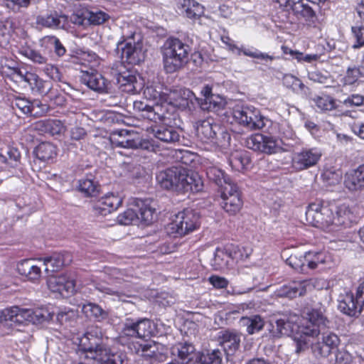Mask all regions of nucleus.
Segmentation results:
<instances>
[{"mask_svg":"<svg viewBox=\"0 0 364 364\" xmlns=\"http://www.w3.org/2000/svg\"><path fill=\"white\" fill-rule=\"evenodd\" d=\"M326 309L323 306L314 308L306 314V324L299 326L288 318L277 319L272 324V334L276 337L282 336H290L299 328V332L294 336L296 343L295 352L299 354L308 349L311 338H318L323 327L326 326L328 320L325 316Z\"/></svg>","mask_w":364,"mask_h":364,"instance_id":"1","label":"nucleus"},{"mask_svg":"<svg viewBox=\"0 0 364 364\" xmlns=\"http://www.w3.org/2000/svg\"><path fill=\"white\" fill-rule=\"evenodd\" d=\"M306 218L311 225L330 231L338 227H348L356 219L354 209L346 204L336 206L311 203L306 212Z\"/></svg>","mask_w":364,"mask_h":364,"instance_id":"2","label":"nucleus"},{"mask_svg":"<svg viewBox=\"0 0 364 364\" xmlns=\"http://www.w3.org/2000/svg\"><path fill=\"white\" fill-rule=\"evenodd\" d=\"M156 181L161 188L177 192L198 193L203 188L200 176L181 165L159 171L156 174Z\"/></svg>","mask_w":364,"mask_h":364,"instance_id":"3","label":"nucleus"},{"mask_svg":"<svg viewBox=\"0 0 364 364\" xmlns=\"http://www.w3.org/2000/svg\"><path fill=\"white\" fill-rule=\"evenodd\" d=\"M190 46L178 38H167L162 48L164 66L173 73L183 68L188 62Z\"/></svg>","mask_w":364,"mask_h":364,"instance_id":"4","label":"nucleus"},{"mask_svg":"<svg viewBox=\"0 0 364 364\" xmlns=\"http://www.w3.org/2000/svg\"><path fill=\"white\" fill-rule=\"evenodd\" d=\"M145 93L151 95L154 99L160 97L169 105L181 109L188 107L190 104H193V100L195 99L194 93L186 88H175L170 90L167 93L161 94L154 90L153 87H147Z\"/></svg>","mask_w":364,"mask_h":364,"instance_id":"5","label":"nucleus"},{"mask_svg":"<svg viewBox=\"0 0 364 364\" xmlns=\"http://www.w3.org/2000/svg\"><path fill=\"white\" fill-rule=\"evenodd\" d=\"M220 131H221V128L214 122L213 119L208 118L197 123L196 132L201 140L210 141L219 146H224L229 144L230 136L228 133L222 130L220 132L222 137H218L217 134Z\"/></svg>","mask_w":364,"mask_h":364,"instance_id":"6","label":"nucleus"},{"mask_svg":"<svg viewBox=\"0 0 364 364\" xmlns=\"http://www.w3.org/2000/svg\"><path fill=\"white\" fill-rule=\"evenodd\" d=\"M79 349L87 353V358H92L105 343L102 329L95 326H90L82 337L77 338Z\"/></svg>","mask_w":364,"mask_h":364,"instance_id":"7","label":"nucleus"},{"mask_svg":"<svg viewBox=\"0 0 364 364\" xmlns=\"http://www.w3.org/2000/svg\"><path fill=\"white\" fill-rule=\"evenodd\" d=\"M118 49H121L122 60L130 65H138L146 57V50L141 41H135L134 35L118 43Z\"/></svg>","mask_w":364,"mask_h":364,"instance_id":"8","label":"nucleus"},{"mask_svg":"<svg viewBox=\"0 0 364 364\" xmlns=\"http://www.w3.org/2000/svg\"><path fill=\"white\" fill-rule=\"evenodd\" d=\"M200 215L192 209L179 212L171 223V228L181 236L186 235L199 226Z\"/></svg>","mask_w":364,"mask_h":364,"instance_id":"9","label":"nucleus"},{"mask_svg":"<svg viewBox=\"0 0 364 364\" xmlns=\"http://www.w3.org/2000/svg\"><path fill=\"white\" fill-rule=\"evenodd\" d=\"M233 117L239 124L250 129H260L264 126V117L259 110L250 107H238L233 110Z\"/></svg>","mask_w":364,"mask_h":364,"instance_id":"10","label":"nucleus"},{"mask_svg":"<svg viewBox=\"0 0 364 364\" xmlns=\"http://www.w3.org/2000/svg\"><path fill=\"white\" fill-rule=\"evenodd\" d=\"M111 144L114 147L125 149H148L145 141H142L141 139L136 132L127 129H120L114 131L109 137Z\"/></svg>","mask_w":364,"mask_h":364,"instance_id":"11","label":"nucleus"},{"mask_svg":"<svg viewBox=\"0 0 364 364\" xmlns=\"http://www.w3.org/2000/svg\"><path fill=\"white\" fill-rule=\"evenodd\" d=\"M339 337L334 333H323L321 338L311 343V352L316 358H327L340 344Z\"/></svg>","mask_w":364,"mask_h":364,"instance_id":"12","label":"nucleus"},{"mask_svg":"<svg viewBox=\"0 0 364 364\" xmlns=\"http://www.w3.org/2000/svg\"><path fill=\"white\" fill-rule=\"evenodd\" d=\"M221 198L222 207L225 212L230 215H235L240 210L242 200L236 184H226L223 191H221Z\"/></svg>","mask_w":364,"mask_h":364,"instance_id":"13","label":"nucleus"},{"mask_svg":"<svg viewBox=\"0 0 364 364\" xmlns=\"http://www.w3.org/2000/svg\"><path fill=\"white\" fill-rule=\"evenodd\" d=\"M245 143L248 149L269 154L275 153L279 149L277 141L274 138L262 134L250 136Z\"/></svg>","mask_w":364,"mask_h":364,"instance_id":"14","label":"nucleus"},{"mask_svg":"<svg viewBox=\"0 0 364 364\" xmlns=\"http://www.w3.org/2000/svg\"><path fill=\"white\" fill-rule=\"evenodd\" d=\"M80 78L82 83L98 93H107L111 88V82L93 69L82 71Z\"/></svg>","mask_w":364,"mask_h":364,"instance_id":"15","label":"nucleus"},{"mask_svg":"<svg viewBox=\"0 0 364 364\" xmlns=\"http://www.w3.org/2000/svg\"><path fill=\"white\" fill-rule=\"evenodd\" d=\"M281 6L291 9L297 16L304 18L306 21H313L316 17L314 10L309 5V0H275Z\"/></svg>","mask_w":364,"mask_h":364,"instance_id":"16","label":"nucleus"},{"mask_svg":"<svg viewBox=\"0 0 364 364\" xmlns=\"http://www.w3.org/2000/svg\"><path fill=\"white\" fill-rule=\"evenodd\" d=\"M126 355L123 351L105 344L91 359L98 364H123Z\"/></svg>","mask_w":364,"mask_h":364,"instance_id":"17","label":"nucleus"},{"mask_svg":"<svg viewBox=\"0 0 364 364\" xmlns=\"http://www.w3.org/2000/svg\"><path fill=\"white\" fill-rule=\"evenodd\" d=\"M322 156L321 152L316 149H303L294 154L292 159L293 166L298 170L306 169L315 166Z\"/></svg>","mask_w":364,"mask_h":364,"instance_id":"18","label":"nucleus"},{"mask_svg":"<svg viewBox=\"0 0 364 364\" xmlns=\"http://www.w3.org/2000/svg\"><path fill=\"white\" fill-rule=\"evenodd\" d=\"M47 284L49 289L53 292H58L63 296L65 294L73 293L75 291V281L67 274L55 276L48 275Z\"/></svg>","mask_w":364,"mask_h":364,"instance_id":"19","label":"nucleus"},{"mask_svg":"<svg viewBox=\"0 0 364 364\" xmlns=\"http://www.w3.org/2000/svg\"><path fill=\"white\" fill-rule=\"evenodd\" d=\"M42 259V266L48 275H50L59 271L63 267L70 264L73 260V256L70 252L53 253L51 256L44 257Z\"/></svg>","mask_w":364,"mask_h":364,"instance_id":"20","label":"nucleus"},{"mask_svg":"<svg viewBox=\"0 0 364 364\" xmlns=\"http://www.w3.org/2000/svg\"><path fill=\"white\" fill-rule=\"evenodd\" d=\"M42 259H27L17 264V271L26 279L32 282L38 281L41 277Z\"/></svg>","mask_w":364,"mask_h":364,"instance_id":"21","label":"nucleus"},{"mask_svg":"<svg viewBox=\"0 0 364 364\" xmlns=\"http://www.w3.org/2000/svg\"><path fill=\"white\" fill-rule=\"evenodd\" d=\"M122 203V199L119 196L109 193L98 200L93 208L95 214L105 216L117 210Z\"/></svg>","mask_w":364,"mask_h":364,"instance_id":"22","label":"nucleus"},{"mask_svg":"<svg viewBox=\"0 0 364 364\" xmlns=\"http://www.w3.org/2000/svg\"><path fill=\"white\" fill-rule=\"evenodd\" d=\"M16 74L23 80L28 82L33 90L38 92L40 95H46L51 90L52 84L50 81L43 80L31 73H23L18 70L16 71Z\"/></svg>","mask_w":364,"mask_h":364,"instance_id":"23","label":"nucleus"},{"mask_svg":"<svg viewBox=\"0 0 364 364\" xmlns=\"http://www.w3.org/2000/svg\"><path fill=\"white\" fill-rule=\"evenodd\" d=\"M32 127L41 134H49L53 136L59 135L65 130V127L60 120L50 118L37 121L32 124Z\"/></svg>","mask_w":364,"mask_h":364,"instance_id":"24","label":"nucleus"},{"mask_svg":"<svg viewBox=\"0 0 364 364\" xmlns=\"http://www.w3.org/2000/svg\"><path fill=\"white\" fill-rule=\"evenodd\" d=\"M220 345L223 347L226 357L233 355L240 347V336L235 331H225L219 336Z\"/></svg>","mask_w":364,"mask_h":364,"instance_id":"25","label":"nucleus"},{"mask_svg":"<svg viewBox=\"0 0 364 364\" xmlns=\"http://www.w3.org/2000/svg\"><path fill=\"white\" fill-rule=\"evenodd\" d=\"M344 183L346 187L351 191L364 189V164L347 173Z\"/></svg>","mask_w":364,"mask_h":364,"instance_id":"26","label":"nucleus"},{"mask_svg":"<svg viewBox=\"0 0 364 364\" xmlns=\"http://www.w3.org/2000/svg\"><path fill=\"white\" fill-rule=\"evenodd\" d=\"M151 132L154 137L166 144H175L180 139L178 132L171 126H156L151 128Z\"/></svg>","mask_w":364,"mask_h":364,"instance_id":"27","label":"nucleus"},{"mask_svg":"<svg viewBox=\"0 0 364 364\" xmlns=\"http://www.w3.org/2000/svg\"><path fill=\"white\" fill-rule=\"evenodd\" d=\"M282 257H287V264L296 271L302 273L307 271L306 252L303 253L297 250H294L293 252L290 254L289 250H285L282 252Z\"/></svg>","mask_w":364,"mask_h":364,"instance_id":"28","label":"nucleus"},{"mask_svg":"<svg viewBox=\"0 0 364 364\" xmlns=\"http://www.w3.org/2000/svg\"><path fill=\"white\" fill-rule=\"evenodd\" d=\"M171 353L173 355L177 356L179 359L182 360L181 363L183 364H193L191 360H192L193 355L195 353V348L192 344L187 343H178L174 345L171 348ZM173 362H176L180 363L176 360H173Z\"/></svg>","mask_w":364,"mask_h":364,"instance_id":"29","label":"nucleus"},{"mask_svg":"<svg viewBox=\"0 0 364 364\" xmlns=\"http://www.w3.org/2000/svg\"><path fill=\"white\" fill-rule=\"evenodd\" d=\"M338 308L341 312L349 316H357L361 311V309L358 307L353 295L348 293L339 300Z\"/></svg>","mask_w":364,"mask_h":364,"instance_id":"30","label":"nucleus"},{"mask_svg":"<svg viewBox=\"0 0 364 364\" xmlns=\"http://www.w3.org/2000/svg\"><path fill=\"white\" fill-rule=\"evenodd\" d=\"M306 287L304 282H294L288 285L282 286L278 291L280 296L288 297L290 299L301 296L306 294Z\"/></svg>","mask_w":364,"mask_h":364,"instance_id":"31","label":"nucleus"},{"mask_svg":"<svg viewBox=\"0 0 364 364\" xmlns=\"http://www.w3.org/2000/svg\"><path fill=\"white\" fill-rule=\"evenodd\" d=\"M61 19H66L65 16H60L56 11L46 15H40L36 18V23L46 28H59L63 27Z\"/></svg>","mask_w":364,"mask_h":364,"instance_id":"32","label":"nucleus"},{"mask_svg":"<svg viewBox=\"0 0 364 364\" xmlns=\"http://www.w3.org/2000/svg\"><path fill=\"white\" fill-rule=\"evenodd\" d=\"M36 157L43 161L53 160L57 155V149L52 143L42 142L35 149Z\"/></svg>","mask_w":364,"mask_h":364,"instance_id":"33","label":"nucleus"},{"mask_svg":"<svg viewBox=\"0 0 364 364\" xmlns=\"http://www.w3.org/2000/svg\"><path fill=\"white\" fill-rule=\"evenodd\" d=\"M206 175L208 179L215 183L223 191L226 184H233L229 178L225 174L224 171L215 166H210L206 169Z\"/></svg>","mask_w":364,"mask_h":364,"instance_id":"34","label":"nucleus"},{"mask_svg":"<svg viewBox=\"0 0 364 364\" xmlns=\"http://www.w3.org/2000/svg\"><path fill=\"white\" fill-rule=\"evenodd\" d=\"M181 8L189 18H198L204 12L203 6L194 0H183Z\"/></svg>","mask_w":364,"mask_h":364,"instance_id":"35","label":"nucleus"},{"mask_svg":"<svg viewBox=\"0 0 364 364\" xmlns=\"http://www.w3.org/2000/svg\"><path fill=\"white\" fill-rule=\"evenodd\" d=\"M240 323L246 327L249 334H253L262 330L264 325V321L259 315H255L250 317H242Z\"/></svg>","mask_w":364,"mask_h":364,"instance_id":"36","label":"nucleus"},{"mask_svg":"<svg viewBox=\"0 0 364 364\" xmlns=\"http://www.w3.org/2000/svg\"><path fill=\"white\" fill-rule=\"evenodd\" d=\"M117 80L122 87H128L127 92L136 91L137 88L135 84H136L137 80L133 71L127 70L119 73L117 76Z\"/></svg>","mask_w":364,"mask_h":364,"instance_id":"37","label":"nucleus"},{"mask_svg":"<svg viewBox=\"0 0 364 364\" xmlns=\"http://www.w3.org/2000/svg\"><path fill=\"white\" fill-rule=\"evenodd\" d=\"M82 312L88 318L102 320L107 316V314L101 306L94 303H87L82 307Z\"/></svg>","mask_w":364,"mask_h":364,"instance_id":"38","label":"nucleus"},{"mask_svg":"<svg viewBox=\"0 0 364 364\" xmlns=\"http://www.w3.org/2000/svg\"><path fill=\"white\" fill-rule=\"evenodd\" d=\"M136 206V212L139 216V218H137V221L141 220L147 225L152 223L155 213V209L151 208L149 205L146 204L141 200L137 203Z\"/></svg>","mask_w":364,"mask_h":364,"instance_id":"39","label":"nucleus"},{"mask_svg":"<svg viewBox=\"0 0 364 364\" xmlns=\"http://www.w3.org/2000/svg\"><path fill=\"white\" fill-rule=\"evenodd\" d=\"M232 260L231 253L225 250L217 249L215 253L212 265L215 269L227 267Z\"/></svg>","mask_w":364,"mask_h":364,"instance_id":"40","label":"nucleus"},{"mask_svg":"<svg viewBox=\"0 0 364 364\" xmlns=\"http://www.w3.org/2000/svg\"><path fill=\"white\" fill-rule=\"evenodd\" d=\"M341 178V171L334 168H327L321 174L322 181L326 186H333L338 184Z\"/></svg>","mask_w":364,"mask_h":364,"instance_id":"41","label":"nucleus"},{"mask_svg":"<svg viewBox=\"0 0 364 364\" xmlns=\"http://www.w3.org/2000/svg\"><path fill=\"white\" fill-rule=\"evenodd\" d=\"M20 53L40 65H44L48 62V58L45 55L30 47H22Z\"/></svg>","mask_w":364,"mask_h":364,"instance_id":"42","label":"nucleus"},{"mask_svg":"<svg viewBox=\"0 0 364 364\" xmlns=\"http://www.w3.org/2000/svg\"><path fill=\"white\" fill-rule=\"evenodd\" d=\"M78 189L87 197L96 196L99 192L97 183L90 178H83L80 180Z\"/></svg>","mask_w":364,"mask_h":364,"instance_id":"43","label":"nucleus"},{"mask_svg":"<svg viewBox=\"0 0 364 364\" xmlns=\"http://www.w3.org/2000/svg\"><path fill=\"white\" fill-rule=\"evenodd\" d=\"M135 323L136 328V337L139 338H146L151 336L152 333V324L149 319L143 318L140 319Z\"/></svg>","mask_w":364,"mask_h":364,"instance_id":"44","label":"nucleus"},{"mask_svg":"<svg viewBox=\"0 0 364 364\" xmlns=\"http://www.w3.org/2000/svg\"><path fill=\"white\" fill-rule=\"evenodd\" d=\"M87 18L88 25H100L105 23L108 18L109 15L102 11H90L85 9V18Z\"/></svg>","mask_w":364,"mask_h":364,"instance_id":"45","label":"nucleus"},{"mask_svg":"<svg viewBox=\"0 0 364 364\" xmlns=\"http://www.w3.org/2000/svg\"><path fill=\"white\" fill-rule=\"evenodd\" d=\"M336 360L340 364H364V361L360 357L353 358L352 355L345 350L337 352Z\"/></svg>","mask_w":364,"mask_h":364,"instance_id":"46","label":"nucleus"},{"mask_svg":"<svg viewBox=\"0 0 364 364\" xmlns=\"http://www.w3.org/2000/svg\"><path fill=\"white\" fill-rule=\"evenodd\" d=\"M29 109L31 110L28 112V114L35 117H38L46 114L49 109V107L46 104H43L40 100H35L33 101H31Z\"/></svg>","mask_w":364,"mask_h":364,"instance_id":"47","label":"nucleus"},{"mask_svg":"<svg viewBox=\"0 0 364 364\" xmlns=\"http://www.w3.org/2000/svg\"><path fill=\"white\" fill-rule=\"evenodd\" d=\"M306 260L307 269H314L318 267V264H323L325 262L323 255L320 252H306Z\"/></svg>","mask_w":364,"mask_h":364,"instance_id":"48","label":"nucleus"},{"mask_svg":"<svg viewBox=\"0 0 364 364\" xmlns=\"http://www.w3.org/2000/svg\"><path fill=\"white\" fill-rule=\"evenodd\" d=\"M314 101L321 110L330 111L336 108L335 100L329 96L316 97Z\"/></svg>","mask_w":364,"mask_h":364,"instance_id":"49","label":"nucleus"},{"mask_svg":"<svg viewBox=\"0 0 364 364\" xmlns=\"http://www.w3.org/2000/svg\"><path fill=\"white\" fill-rule=\"evenodd\" d=\"M138 218L139 216L136 210L129 208L117 217V220L122 225H128L134 221H137Z\"/></svg>","mask_w":364,"mask_h":364,"instance_id":"50","label":"nucleus"},{"mask_svg":"<svg viewBox=\"0 0 364 364\" xmlns=\"http://www.w3.org/2000/svg\"><path fill=\"white\" fill-rule=\"evenodd\" d=\"M53 314L50 313L46 309H33V324L42 323L44 321L51 320Z\"/></svg>","mask_w":364,"mask_h":364,"instance_id":"51","label":"nucleus"},{"mask_svg":"<svg viewBox=\"0 0 364 364\" xmlns=\"http://www.w3.org/2000/svg\"><path fill=\"white\" fill-rule=\"evenodd\" d=\"M11 33V23L9 21L0 22V45H6L10 40Z\"/></svg>","mask_w":364,"mask_h":364,"instance_id":"52","label":"nucleus"},{"mask_svg":"<svg viewBox=\"0 0 364 364\" xmlns=\"http://www.w3.org/2000/svg\"><path fill=\"white\" fill-rule=\"evenodd\" d=\"M230 164L236 169H242L250 163V159L246 154H237L232 155L230 159Z\"/></svg>","mask_w":364,"mask_h":364,"instance_id":"53","label":"nucleus"},{"mask_svg":"<svg viewBox=\"0 0 364 364\" xmlns=\"http://www.w3.org/2000/svg\"><path fill=\"white\" fill-rule=\"evenodd\" d=\"M283 84L288 88L292 89L294 91L303 90L304 85L297 77L292 75H285L283 77Z\"/></svg>","mask_w":364,"mask_h":364,"instance_id":"54","label":"nucleus"},{"mask_svg":"<svg viewBox=\"0 0 364 364\" xmlns=\"http://www.w3.org/2000/svg\"><path fill=\"white\" fill-rule=\"evenodd\" d=\"M174 157L181 164V166H188L194 161L195 156L186 150H176L175 151Z\"/></svg>","mask_w":364,"mask_h":364,"instance_id":"55","label":"nucleus"},{"mask_svg":"<svg viewBox=\"0 0 364 364\" xmlns=\"http://www.w3.org/2000/svg\"><path fill=\"white\" fill-rule=\"evenodd\" d=\"M351 30L356 39V43L353 46V48L364 46V25L353 26Z\"/></svg>","mask_w":364,"mask_h":364,"instance_id":"56","label":"nucleus"},{"mask_svg":"<svg viewBox=\"0 0 364 364\" xmlns=\"http://www.w3.org/2000/svg\"><path fill=\"white\" fill-rule=\"evenodd\" d=\"M107 273L114 279L119 280V283L121 281L129 282V279L131 277L124 270L117 268H109L107 269Z\"/></svg>","mask_w":364,"mask_h":364,"instance_id":"57","label":"nucleus"},{"mask_svg":"<svg viewBox=\"0 0 364 364\" xmlns=\"http://www.w3.org/2000/svg\"><path fill=\"white\" fill-rule=\"evenodd\" d=\"M43 71L52 80L55 81H62V74L57 67L46 63V64L44 65Z\"/></svg>","mask_w":364,"mask_h":364,"instance_id":"58","label":"nucleus"},{"mask_svg":"<svg viewBox=\"0 0 364 364\" xmlns=\"http://www.w3.org/2000/svg\"><path fill=\"white\" fill-rule=\"evenodd\" d=\"M70 21L71 23L82 26H88L87 18H85V10L78 11L70 16Z\"/></svg>","mask_w":364,"mask_h":364,"instance_id":"59","label":"nucleus"},{"mask_svg":"<svg viewBox=\"0 0 364 364\" xmlns=\"http://www.w3.org/2000/svg\"><path fill=\"white\" fill-rule=\"evenodd\" d=\"M40 0H8L6 6L8 8L17 11L21 7H27L31 2L38 3Z\"/></svg>","mask_w":364,"mask_h":364,"instance_id":"60","label":"nucleus"},{"mask_svg":"<svg viewBox=\"0 0 364 364\" xmlns=\"http://www.w3.org/2000/svg\"><path fill=\"white\" fill-rule=\"evenodd\" d=\"M40 0H8L6 6L8 8L17 11L21 7H27L31 2L38 3Z\"/></svg>","mask_w":364,"mask_h":364,"instance_id":"61","label":"nucleus"},{"mask_svg":"<svg viewBox=\"0 0 364 364\" xmlns=\"http://www.w3.org/2000/svg\"><path fill=\"white\" fill-rule=\"evenodd\" d=\"M141 347L143 356L151 358L156 355L158 348L154 342L151 341L141 345Z\"/></svg>","mask_w":364,"mask_h":364,"instance_id":"62","label":"nucleus"},{"mask_svg":"<svg viewBox=\"0 0 364 364\" xmlns=\"http://www.w3.org/2000/svg\"><path fill=\"white\" fill-rule=\"evenodd\" d=\"M159 106L156 105L155 107L146 104V107H144V111L147 112V118L153 119L155 118V116L157 115L158 118L161 120L166 119V115L164 112H160L159 111Z\"/></svg>","mask_w":364,"mask_h":364,"instance_id":"63","label":"nucleus"},{"mask_svg":"<svg viewBox=\"0 0 364 364\" xmlns=\"http://www.w3.org/2000/svg\"><path fill=\"white\" fill-rule=\"evenodd\" d=\"M362 74L360 68H349L347 70L346 75L345 77V80L346 83L353 84L354 83L359 77V76Z\"/></svg>","mask_w":364,"mask_h":364,"instance_id":"64","label":"nucleus"}]
</instances>
